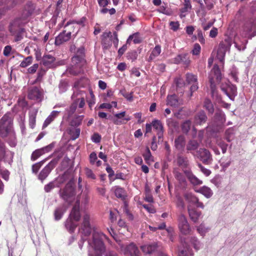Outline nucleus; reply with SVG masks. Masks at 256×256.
<instances>
[{"instance_id":"f257e3e1","label":"nucleus","mask_w":256,"mask_h":256,"mask_svg":"<svg viewBox=\"0 0 256 256\" xmlns=\"http://www.w3.org/2000/svg\"><path fill=\"white\" fill-rule=\"evenodd\" d=\"M106 239L111 244L110 241L108 237L102 232L94 230L92 232V240H88V244L94 249L95 255L89 253L88 256H102L106 250V246L103 240Z\"/></svg>"},{"instance_id":"f03ea898","label":"nucleus","mask_w":256,"mask_h":256,"mask_svg":"<svg viewBox=\"0 0 256 256\" xmlns=\"http://www.w3.org/2000/svg\"><path fill=\"white\" fill-rule=\"evenodd\" d=\"M8 135L14 136L12 130V119L8 114H4L0 120V136L5 138Z\"/></svg>"},{"instance_id":"7ed1b4c3","label":"nucleus","mask_w":256,"mask_h":256,"mask_svg":"<svg viewBox=\"0 0 256 256\" xmlns=\"http://www.w3.org/2000/svg\"><path fill=\"white\" fill-rule=\"evenodd\" d=\"M23 24V22L20 18L14 20L10 24L9 30L11 34L14 36V41L17 42L21 40L23 38L22 34L24 30L20 26Z\"/></svg>"},{"instance_id":"20e7f679","label":"nucleus","mask_w":256,"mask_h":256,"mask_svg":"<svg viewBox=\"0 0 256 256\" xmlns=\"http://www.w3.org/2000/svg\"><path fill=\"white\" fill-rule=\"evenodd\" d=\"M64 28L65 30L56 38L54 43L57 46L60 45L70 40L72 33L74 32L72 30L74 29V26L72 23L68 22Z\"/></svg>"},{"instance_id":"39448f33","label":"nucleus","mask_w":256,"mask_h":256,"mask_svg":"<svg viewBox=\"0 0 256 256\" xmlns=\"http://www.w3.org/2000/svg\"><path fill=\"white\" fill-rule=\"evenodd\" d=\"M60 197L65 202L70 203L73 200L76 193L74 188L72 186V182L70 181L66 185L63 189L59 191Z\"/></svg>"},{"instance_id":"423d86ee","label":"nucleus","mask_w":256,"mask_h":256,"mask_svg":"<svg viewBox=\"0 0 256 256\" xmlns=\"http://www.w3.org/2000/svg\"><path fill=\"white\" fill-rule=\"evenodd\" d=\"M62 156H58L56 158L52 160L40 172L38 178L42 182L46 179L52 170L56 167L58 162L61 158Z\"/></svg>"},{"instance_id":"0eeeda50","label":"nucleus","mask_w":256,"mask_h":256,"mask_svg":"<svg viewBox=\"0 0 256 256\" xmlns=\"http://www.w3.org/2000/svg\"><path fill=\"white\" fill-rule=\"evenodd\" d=\"M214 75L216 77V82H220L222 79V74L218 66L215 64L211 70L210 75L209 76V81L210 84V89L212 96L216 94L215 81L214 78L212 75Z\"/></svg>"},{"instance_id":"6e6552de","label":"nucleus","mask_w":256,"mask_h":256,"mask_svg":"<svg viewBox=\"0 0 256 256\" xmlns=\"http://www.w3.org/2000/svg\"><path fill=\"white\" fill-rule=\"evenodd\" d=\"M92 230L90 216L88 212H85L82 217L80 230L84 236H88L90 234Z\"/></svg>"},{"instance_id":"1a4fd4ad","label":"nucleus","mask_w":256,"mask_h":256,"mask_svg":"<svg viewBox=\"0 0 256 256\" xmlns=\"http://www.w3.org/2000/svg\"><path fill=\"white\" fill-rule=\"evenodd\" d=\"M116 242L124 254H129L130 256H140V251L134 243H130L128 245L124 246L120 240H116Z\"/></svg>"},{"instance_id":"9d476101","label":"nucleus","mask_w":256,"mask_h":256,"mask_svg":"<svg viewBox=\"0 0 256 256\" xmlns=\"http://www.w3.org/2000/svg\"><path fill=\"white\" fill-rule=\"evenodd\" d=\"M178 228L182 234L188 235L190 233L191 228L186 217L180 214L178 218Z\"/></svg>"},{"instance_id":"9b49d317","label":"nucleus","mask_w":256,"mask_h":256,"mask_svg":"<svg viewBox=\"0 0 256 256\" xmlns=\"http://www.w3.org/2000/svg\"><path fill=\"white\" fill-rule=\"evenodd\" d=\"M194 156L198 158L205 164L208 165L212 163V156L209 150L206 148H200Z\"/></svg>"},{"instance_id":"f8f14e48","label":"nucleus","mask_w":256,"mask_h":256,"mask_svg":"<svg viewBox=\"0 0 256 256\" xmlns=\"http://www.w3.org/2000/svg\"><path fill=\"white\" fill-rule=\"evenodd\" d=\"M56 58L50 54L44 55L42 58V62L44 66L48 68H55L58 66L64 65L65 62L64 60L55 62Z\"/></svg>"},{"instance_id":"ddd939ff","label":"nucleus","mask_w":256,"mask_h":256,"mask_svg":"<svg viewBox=\"0 0 256 256\" xmlns=\"http://www.w3.org/2000/svg\"><path fill=\"white\" fill-rule=\"evenodd\" d=\"M220 88L230 100H234L237 94L236 87L234 85L228 82L222 84Z\"/></svg>"},{"instance_id":"4468645a","label":"nucleus","mask_w":256,"mask_h":256,"mask_svg":"<svg viewBox=\"0 0 256 256\" xmlns=\"http://www.w3.org/2000/svg\"><path fill=\"white\" fill-rule=\"evenodd\" d=\"M13 156L14 153L10 150H6L4 144L0 141V161L4 160L5 162L11 164Z\"/></svg>"},{"instance_id":"2eb2a0df","label":"nucleus","mask_w":256,"mask_h":256,"mask_svg":"<svg viewBox=\"0 0 256 256\" xmlns=\"http://www.w3.org/2000/svg\"><path fill=\"white\" fill-rule=\"evenodd\" d=\"M230 42L227 40H225L224 42H222L219 44L217 51L216 58L220 62H223L226 52L227 50L230 48Z\"/></svg>"},{"instance_id":"dca6fc26","label":"nucleus","mask_w":256,"mask_h":256,"mask_svg":"<svg viewBox=\"0 0 256 256\" xmlns=\"http://www.w3.org/2000/svg\"><path fill=\"white\" fill-rule=\"evenodd\" d=\"M181 245L178 247V256H192L194 253L186 242L185 238H181Z\"/></svg>"},{"instance_id":"f3484780","label":"nucleus","mask_w":256,"mask_h":256,"mask_svg":"<svg viewBox=\"0 0 256 256\" xmlns=\"http://www.w3.org/2000/svg\"><path fill=\"white\" fill-rule=\"evenodd\" d=\"M80 198H78L68 216L70 218L73 219L76 222H78L81 217L80 210Z\"/></svg>"},{"instance_id":"a211bd4d","label":"nucleus","mask_w":256,"mask_h":256,"mask_svg":"<svg viewBox=\"0 0 256 256\" xmlns=\"http://www.w3.org/2000/svg\"><path fill=\"white\" fill-rule=\"evenodd\" d=\"M186 80L188 84H192L190 88L191 92L190 96H192V93L196 91L198 88L197 82V77L196 76L192 74H187L186 75Z\"/></svg>"},{"instance_id":"6ab92c4d","label":"nucleus","mask_w":256,"mask_h":256,"mask_svg":"<svg viewBox=\"0 0 256 256\" xmlns=\"http://www.w3.org/2000/svg\"><path fill=\"white\" fill-rule=\"evenodd\" d=\"M166 104L172 107H178L183 104V100L176 94L168 95L166 98Z\"/></svg>"},{"instance_id":"aec40b11","label":"nucleus","mask_w":256,"mask_h":256,"mask_svg":"<svg viewBox=\"0 0 256 256\" xmlns=\"http://www.w3.org/2000/svg\"><path fill=\"white\" fill-rule=\"evenodd\" d=\"M28 98L30 100L41 101L42 98V93L38 88L34 86L28 90Z\"/></svg>"},{"instance_id":"412c9836","label":"nucleus","mask_w":256,"mask_h":256,"mask_svg":"<svg viewBox=\"0 0 256 256\" xmlns=\"http://www.w3.org/2000/svg\"><path fill=\"white\" fill-rule=\"evenodd\" d=\"M190 60L188 53H184L177 56L174 60V62L176 64H183L188 66L190 63Z\"/></svg>"},{"instance_id":"4be33fe9","label":"nucleus","mask_w":256,"mask_h":256,"mask_svg":"<svg viewBox=\"0 0 256 256\" xmlns=\"http://www.w3.org/2000/svg\"><path fill=\"white\" fill-rule=\"evenodd\" d=\"M113 37L114 34H112L110 32H104L102 36V44L104 48H108L112 46Z\"/></svg>"},{"instance_id":"5701e85b","label":"nucleus","mask_w":256,"mask_h":256,"mask_svg":"<svg viewBox=\"0 0 256 256\" xmlns=\"http://www.w3.org/2000/svg\"><path fill=\"white\" fill-rule=\"evenodd\" d=\"M242 36L246 38H252L256 36V32L254 30V26L252 24H246L243 28Z\"/></svg>"},{"instance_id":"b1692460","label":"nucleus","mask_w":256,"mask_h":256,"mask_svg":"<svg viewBox=\"0 0 256 256\" xmlns=\"http://www.w3.org/2000/svg\"><path fill=\"white\" fill-rule=\"evenodd\" d=\"M214 121L216 125L218 126H220L225 122V114L222 110L219 109L216 110L214 117Z\"/></svg>"},{"instance_id":"393cba45","label":"nucleus","mask_w":256,"mask_h":256,"mask_svg":"<svg viewBox=\"0 0 256 256\" xmlns=\"http://www.w3.org/2000/svg\"><path fill=\"white\" fill-rule=\"evenodd\" d=\"M208 118L204 110L198 112L194 118V123L196 125H202L207 120Z\"/></svg>"},{"instance_id":"a878e982","label":"nucleus","mask_w":256,"mask_h":256,"mask_svg":"<svg viewBox=\"0 0 256 256\" xmlns=\"http://www.w3.org/2000/svg\"><path fill=\"white\" fill-rule=\"evenodd\" d=\"M84 58L78 56H74L72 58V68L80 69L84 64Z\"/></svg>"},{"instance_id":"bb28decb","label":"nucleus","mask_w":256,"mask_h":256,"mask_svg":"<svg viewBox=\"0 0 256 256\" xmlns=\"http://www.w3.org/2000/svg\"><path fill=\"white\" fill-rule=\"evenodd\" d=\"M184 172L188 180L194 186H198L202 184V181L198 179L192 172L186 170Z\"/></svg>"},{"instance_id":"cd10ccee","label":"nucleus","mask_w":256,"mask_h":256,"mask_svg":"<svg viewBox=\"0 0 256 256\" xmlns=\"http://www.w3.org/2000/svg\"><path fill=\"white\" fill-rule=\"evenodd\" d=\"M66 208L64 204L60 205L56 208L54 211V218L56 220H60L64 214L66 212Z\"/></svg>"},{"instance_id":"c85d7f7f","label":"nucleus","mask_w":256,"mask_h":256,"mask_svg":"<svg viewBox=\"0 0 256 256\" xmlns=\"http://www.w3.org/2000/svg\"><path fill=\"white\" fill-rule=\"evenodd\" d=\"M188 212L190 220L195 223L197 222L202 215L201 212L195 208H190L189 206H188Z\"/></svg>"},{"instance_id":"c756f323","label":"nucleus","mask_w":256,"mask_h":256,"mask_svg":"<svg viewBox=\"0 0 256 256\" xmlns=\"http://www.w3.org/2000/svg\"><path fill=\"white\" fill-rule=\"evenodd\" d=\"M126 116V112H122L120 113L116 114L114 116H110L108 118L112 121L116 125H120L122 124V118Z\"/></svg>"},{"instance_id":"7c9ffc66","label":"nucleus","mask_w":256,"mask_h":256,"mask_svg":"<svg viewBox=\"0 0 256 256\" xmlns=\"http://www.w3.org/2000/svg\"><path fill=\"white\" fill-rule=\"evenodd\" d=\"M144 252L146 254H152L155 252L158 248V244L152 243V244H146L141 247Z\"/></svg>"},{"instance_id":"2f4dec72","label":"nucleus","mask_w":256,"mask_h":256,"mask_svg":"<svg viewBox=\"0 0 256 256\" xmlns=\"http://www.w3.org/2000/svg\"><path fill=\"white\" fill-rule=\"evenodd\" d=\"M74 221L73 219L68 216L64 222L65 228L70 232H74L78 226V224Z\"/></svg>"},{"instance_id":"473e14b6","label":"nucleus","mask_w":256,"mask_h":256,"mask_svg":"<svg viewBox=\"0 0 256 256\" xmlns=\"http://www.w3.org/2000/svg\"><path fill=\"white\" fill-rule=\"evenodd\" d=\"M115 196L122 200H124L126 197V190L122 188L116 186L113 188Z\"/></svg>"},{"instance_id":"72a5a7b5","label":"nucleus","mask_w":256,"mask_h":256,"mask_svg":"<svg viewBox=\"0 0 256 256\" xmlns=\"http://www.w3.org/2000/svg\"><path fill=\"white\" fill-rule=\"evenodd\" d=\"M174 146L178 150H182L185 146V138L182 136H180L174 140Z\"/></svg>"},{"instance_id":"f704fd0d","label":"nucleus","mask_w":256,"mask_h":256,"mask_svg":"<svg viewBox=\"0 0 256 256\" xmlns=\"http://www.w3.org/2000/svg\"><path fill=\"white\" fill-rule=\"evenodd\" d=\"M34 8L35 6L32 2H28L24 8V17L26 18L30 16L34 12Z\"/></svg>"},{"instance_id":"c9c22d12","label":"nucleus","mask_w":256,"mask_h":256,"mask_svg":"<svg viewBox=\"0 0 256 256\" xmlns=\"http://www.w3.org/2000/svg\"><path fill=\"white\" fill-rule=\"evenodd\" d=\"M177 163L180 166L186 168L189 165V161L186 157L182 155H178L177 158Z\"/></svg>"},{"instance_id":"e433bc0d","label":"nucleus","mask_w":256,"mask_h":256,"mask_svg":"<svg viewBox=\"0 0 256 256\" xmlns=\"http://www.w3.org/2000/svg\"><path fill=\"white\" fill-rule=\"evenodd\" d=\"M59 112H60L57 110L52 111L50 114L45 120L43 124V127H46L49 124H50L51 122H52L54 119L58 116Z\"/></svg>"},{"instance_id":"4c0bfd02","label":"nucleus","mask_w":256,"mask_h":256,"mask_svg":"<svg viewBox=\"0 0 256 256\" xmlns=\"http://www.w3.org/2000/svg\"><path fill=\"white\" fill-rule=\"evenodd\" d=\"M198 192L202 194L206 198H210L213 194V192L212 190L206 186L200 188L199 190H198Z\"/></svg>"},{"instance_id":"58836bf2","label":"nucleus","mask_w":256,"mask_h":256,"mask_svg":"<svg viewBox=\"0 0 256 256\" xmlns=\"http://www.w3.org/2000/svg\"><path fill=\"white\" fill-rule=\"evenodd\" d=\"M80 128H70L68 129V134L72 140H75L80 136Z\"/></svg>"},{"instance_id":"ea45409f","label":"nucleus","mask_w":256,"mask_h":256,"mask_svg":"<svg viewBox=\"0 0 256 256\" xmlns=\"http://www.w3.org/2000/svg\"><path fill=\"white\" fill-rule=\"evenodd\" d=\"M84 116H77L74 117L70 122V125L72 126H80L83 120Z\"/></svg>"},{"instance_id":"a19ab883","label":"nucleus","mask_w":256,"mask_h":256,"mask_svg":"<svg viewBox=\"0 0 256 256\" xmlns=\"http://www.w3.org/2000/svg\"><path fill=\"white\" fill-rule=\"evenodd\" d=\"M78 100L79 99L76 100L71 104V106H70V108H68L66 109L67 114H68V118H70L72 116V115L76 112V108H77V106H78Z\"/></svg>"},{"instance_id":"79ce46f5","label":"nucleus","mask_w":256,"mask_h":256,"mask_svg":"<svg viewBox=\"0 0 256 256\" xmlns=\"http://www.w3.org/2000/svg\"><path fill=\"white\" fill-rule=\"evenodd\" d=\"M204 107L208 110L210 114H212L214 112V108L212 102L208 99H206L204 101Z\"/></svg>"},{"instance_id":"37998d69","label":"nucleus","mask_w":256,"mask_h":256,"mask_svg":"<svg viewBox=\"0 0 256 256\" xmlns=\"http://www.w3.org/2000/svg\"><path fill=\"white\" fill-rule=\"evenodd\" d=\"M199 146L198 143L195 140H190L186 145V150L188 151L194 150Z\"/></svg>"},{"instance_id":"c03bdc74","label":"nucleus","mask_w":256,"mask_h":256,"mask_svg":"<svg viewBox=\"0 0 256 256\" xmlns=\"http://www.w3.org/2000/svg\"><path fill=\"white\" fill-rule=\"evenodd\" d=\"M174 177L180 184H185V183L186 182V180L184 176L182 174L176 170H174Z\"/></svg>"},{"instance_id":"a18cd8bd","label":"nucleus","mask_w":256,"mask_h":256,"mask_svg":"<svg viewBox=\"0 0 256 256\" xmlns=\"http://www.w3.org/2000/svg\"><path fill=\"white\" fill-rule=\"evenodd\" d=\"M56 187H59V185L57 184L56 180H54L46 184L44 186V190L46 192H50Z\"/></svg>"},{"instance_id":"49530a36","label":"nucleus","mask_w":256,"mask_h":256,"mask_svg":"<svg viewBox=\"0 0 256 256\" xmlns=\"http://www.w3.org/2000/svg\"><path fill=\"white\" fill-rule=\"evenodd\" d=\"M184 197L185 200L188 202L195 204L196 202H198V198L191 192H186L184 194Z\"/></svg>"},{"instance_id":"de8ad7c7","label":"nucleus","mask_w":256,"mask_h":256,"mask_svg":"<svg viewBox=\"0 0 256 256\" xmlns=\"http://www.w3.org/2000/svg\"><path fill=\"white\" fill-rule=\"evenodd\" d=\"M138 33H135L132 35L129 36L128 38L126 40V43L130 44V40L134 38V44H139L141 42V39L138 36Z\"/></svg>"},{"instance_id":"09e8293b","label":"nucleus","mask_w":256,"mask_h":256,"mask_svg":"<svg viewBox=\"0 0 256 256\" xmlns=\"http://www.w3.org/2000/svg\"><path fill=\"white\" fill-rule=\"evenodd\" d=\"M152 125L154 128L157 132L160 131L164 130L163 126L161 122L158 120H154L152 122Z\"/></svg>"},{"instance_id":"8fccbe9b","label":"nucleus","mask_w":256,"mask_h":256,"mask_svg":"<svg viewBox=\"0 0 256 256\" xmlns=\"http://www.w3.org/2000/svg\"><path fill=\"white\" fill-rule=\"evenodd\" d=\"M192 9L190 0H184V7L180 10L182 13H184Z\"/></svg>"},{"instance_id":"3c124183","label":"nucleus","mask_w":256,"mask_h":256,"mask_svg":"<svg viewBox=\"0 0 256 256\" xmlns=\"http://www.w3.org/2000/svg\"><path fill=\"white\" fill-rule=\"evenodd\" d=\"M191 126V121L190 120H186L182 125V130L184 133L187 134Z\"/></svg>"},{"instance_id":"603ef678","label":"nucleus","mask_w":256,"mask_h":256,"mask_svg":"<svg viewBox=\"0 0 256 256\" xmlns=\"http://www.w3.org/2000/svg\"><path fill=\"white\" fill-rule=\"evenodd\" d=\"M32 62V58L31 56H28L25 58L20 64V66L22 68H26L30 65Z\"/></svg>"},{"instance_id":"864d4df0","label":"nucleus","mask_w":256,"mask_h":256,"mask_svg":"<svg viewBox=\"0 0 256 256\" xmlns=\"http://www.w3.org/2000/svg\"><path fill=\"white\" fill-rule=\"evenodd\" d=\"M190 243L192 244L194 248L198 250L200 248V244L198 239L195 236H192L190 238Z\"/></svg>"},{"instance_id":"5fc2aeb1","label":"nucleus","mask_w":256,"mask_h":256,"mask_svg":"<svg viewBox=\"0 0 256 256\" xmlns=\"http://www.w3.org/2000/svg\"><path fill=\"white\" fill-rule=\"evenodd\" d=\"M36 113L33 112L29 116V125L30 128H34L36 124Z\"/></svg>"},{"instance_id":"6e6d98bb","label":"nucleus","mask_w":256,"mask_h":256,"mask_svg":"<svg viewBox=\"0 0 256 256\" xmlns=\"http://www.w3.org/2000/svg\"><path fill=\"white\" fill-rule=\"evenodd\" d=\"M43 154L44 152H42L40 148L32 152L31 156V160L32 161H34Z\"/></svg>"},{"instance_id":"4d7b16f0","label":"nucleus","mask_w":256,"mask_h":256,"mask_svg":"<svg viewBox=\"0 0 256 256\" xmlns=\"http://www.w3.org/2000/svg\"><path fill=\"white\" fill-rule=\"evenodd\" d=\"M120 93L124 97L128 100L132 102L133 100V92H128L126 90H121Z\"/></svg>"},{"instance_id":"13d9d810","label":"nucleus","mask_w":256,"mask_h":256,"mask_svg":"<svg viewBox=\"0 0 256 256\" xmlns=\"http://www.w3.org/2000/svg\"><path fill=\"white\" fill-rule=\"evenodd\" d=\"M138 57V53L135 50L130 52L126 54V58L128 60H132V62L134 61Z\"/></svg>"},{"instance_id":"bf43d9fd","label":"nucleus","mask_w":256,"mask_h":256,"mask_svg":"<svg viewBox=\"0 0 256 256\" xmlns=\"http://www.w3.org/2000/svg\"><path fill=\"white\" fill-rule=\"evenodd\" d=\"M200 50L201 47L200 45L198 43H196L194 45L193 48L192 50V53L194 56H198L200 52Z\"/></svg>"},{"instance_id":"052dcab7","label":"nucleus","mask_w":256,"mask_h":256,"mask_svg":"<svg viewBox=\"0 0 256 256\" xmlns=\"http://www.w3.org/2000/svg\"><path fill=\"white\" fill-rule=\"evenodd\" d=\"M60 92L62 93L65 92L68 88V83L64 80H61L58 85Z\"/></svg>"},{"instance_id":"680f3d73","label":"nucleus","mask_w":256,"mask_h":256,"mask_svg":"<svg viewBox=\"0 0 256 256\" xmlns=\"http://www.w3.org/2000/svg\"><path fill=\"white\" fill-rule=\"evenodd\" d=\"M158 11L160 13L164 14L168 16H170L172 14L170 10L168 8L167 9L164 6H160V8L158 10Z\"/></svg>"},{"instance_id":"e2e57ef3","label":"nucleus","mask_w":256,"mask_h":256,"mask_svg":"<svg viewBox=\"0 0 256 256\" xmlns=\"http://www.w3.org/2000/svg\"><path fill=\"white\" fill-rule=\"evenodd\" d=\"M198 167L200 168V171L206 176H209L211 174V171L205 168L202 164L200 163L198 164Z\"/></svg>"},{"instance_id":"0e129e2a","label":"nucleus","mask_w":256,"mask_h":256,"mask_svg":"<svg viewBox=\"0 0 256 256\" xmlns=\"http://www.w3.org/2000/svg\"><path fill=\"white\" fill-rule=\"evenodd\" d=\"M44 160L40 162L36 163L32 165V172L33 173L36 174L38 170H40V168L41 167L42 165L44 162Z\"/></svg>"},{"instance_id":"69168bd1","label":"nucleus","mask_w":256,"mask_h":256,"mask_svg":"<svg viewBox=\"0 0 256 256\" xmlns=\"http://www.w3.org/2000/svg\"><path fill=\"white\" fill-rule=\"evenodd\" d=\"M0 174L4 179L6 180H8L10 172L8 170L0 168Z\"/></svg>"},{"instance_id":"338daca9","label":"nucleus","mask_w":256,"mask_h":256,"mask_svg":"<svg viewBox=\"0 0 256 256\" xmlns=\"http://www.w3.org/2000/svg\"><path fill=\"white\" fill-rule=\"evenodd\" d=\"M85 174L88 178L94 180L96 178V176L93 173V172L88 168H85Z\"/></svg>"},{"instance_id":"774afa93","label":"nucleus","mask_w":256,"mask_h":256,"mask_svg":"<svg viewBox=\"0 0 256 256\" xmlns=\"http://www.w3.org/2000/svg\"><path fill=\"white\" fill-rule=\"evenodd\" d=\"M89 200H90V197L89 196H88V194L86 193H84L82 195V204H84V205H86L88 202H89Z\"/></svg>"}]
</instances>
